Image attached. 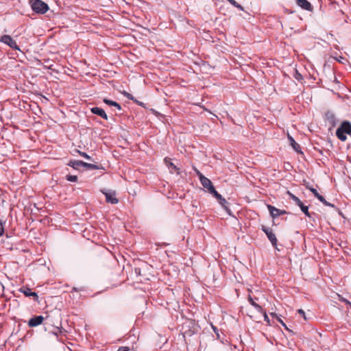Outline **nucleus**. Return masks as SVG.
I'll use <instances>...</instances> for the list:
<instances>
[{"label": "nucleus", "instance_id": "1", "mask_svg": "<svg viewBox=\"0 0 351 351\" xmlns=\"http://www.w3.org/2000/svg\"><path fill=\"white\" fill-rule=\"evenodd\" d=\"M29 4L33 11L38 14H45L49 10L48 5L42 0H29Z\"/></svg>", "mask_w": 351, "mask_h": 351}, {"label": "nucleus", "instance_id": "2", "mask_svg": "<svg viewBox=\"0 0 351 351\" xmlns=\"http://www.w3.org/2000/svg\"><path fill=\"white\" fill-rule=\"evenodd\" d=\"M287 194L289 195L290 198L293 199L295 202V203L300 208L302 213H304L306 216L311 217V215L308 212V207L307 206L304 205L302 201L295 195L291 193L290 191H287Z\"/></svg>", "mask_w": 351, "mask_h": 351}, {"label": "nucleus", "instance_id": "3", "mask_svg": "<svg viewBox=\"0 0 351 351\" xmlns=\"http://www.w3.org/2000/svg\"><path fill=\"white\" fill-rule=\"evenodd\" d=\"M0 42L7 45L12 49L20 51V48L16 42L9 35L2 36L0 38Z\"/></svg>", "mask_w": 351, "mask_h": 351}, {"label": "nucleus", "instance_id": "4", "mask_svg": "<svg viewBox=\"0 0 351 351\" xmlns=\"http://www.w3.org/2000/svg\"><path fill=\"white\" fill-rule=\"evenodd\" d=\"M261 230L265 233L268 239L271 243L272 245L274 247H276L278 240L276 237V234L273 232L272 230L268 227L265 226H262Z\"/></svg>", "mask_w": 351, "mask_h": 351}, {"label": "nucleus", "instance_id": "5", "mask_svg": "<svg viewBox=\"0 0 351 351\" xmlns=\"http://www.w3.org/2000/svg\"><path fill=\"white\" fill-rule=\"evenodd\" d=\"M102 193L105 195L106 200L107 202L110 203V204H115L118 203L119 200L115 197L116 193H115L114 191H102Z\"/></svg>", "mask_w": 351, "mask_h": 351}, {"label": "nucleus", "instance_id": "6", "mask_svg": "<svg viewBox=\"0 0 351 351\" xmlns=\"http://www.w3.org/2000/svg\"><path fill=\"white\" fill-rule=\"evenodd\" d=\"M19 291L27 297H34V300L36 301L38 300V295L37 293L32 291L31 289L28 287H21Z\"/></svg>", "mask_w": 351, "mask_h": 351}, {"label": "nucleus", "instance_id": "7", "mask_svg": "<svg viewBox=\"0 0 351 351\" xmlns=\"http://www.w3.org/2000/svg\"><path fill=\"white\" fill-rule=\"evenodd\" d=\"M267 208L270 213V215L273 218H276L281 215L285 214L286 212L285 210H280L276 208V207L271 205H267Z\"/></svg>", "mask_w": 351, "mask_h": 351}, {"label": "nucleus", "instance_id": "8", "mask_svg": "<svg viewBox=\"0 0 351 351\" xmlns=\"http://www.w3.org/2000/svg\"><path fill=\"white\" fill-rule=\"evenodd\" d=\"M44 317L42 315L35 316L31 318L28 322V326L30 327H36L42 324Z\"/></svg>", "mask_w": 351, "mask_h": 351}, {"label": "nucleus", "instance_id": "9", "mask_svg": "<svg viewBox=\"0 0 351 351\" xmlns=\"http://www.w3.org/2000/svg\"><path fill=\"white\" fill-rule=\"evenodd\" d=\"M93 114H97L105 120H108V116L104 109L99 107H93L90 108Z\"/></svg>", "mask_w": 351, "mask_h": 351}, {"label": "nucleus", "instance_id": "10", "mask_svg": "<svg viewBox=\"0 0 351 351\" xmlns=\"http://www.w3.org/2000/svg\"><path fill=\"white\" fill-rule=\"evenodd\" d=\"M202 185L207 189V191H208L211 188H213L214 186L213 185V183L211 181L204 176H201V179L199 180Z\"/></svg>", "mask_w": 351, "mask_h": 351}, {"label": "nucleus", "instance_id": "11", "mask_svg": "<svg viewBox=\"0 0 351 351\" xmlns=\"http://www.w3.org/2000/svg\"><path fill=\"white\" fill-rule=\"evenodd\" d=\"M338 128L341 130L346 135L351 133V123L349 121H343Z\"/></svg>", "mask_w": 351, "mask_h": 351}, {"label": "nucleus", "instance_id": "12", "mask_svg": "<svg viewBox=\"0 0 351 351\" xmlns=\"http://www.w3.org/2000/svg\"><path fill=\"white\" fill-rule=\"evenodd\" d=\"M297 4L306 10H311V5L307 0H295Z\"/></svg>", "mask_w": 351, "mask_h": 351}, {"label": "nucleus", "instance_id": "13", "mask_svg": "<svg viewBox=\"0 0 351 351\" xmlns=\"http://www.w3.org/2000/svg\"><path fill=\"white\" fill-rule=\"evenodd\" d=\"M84 165V162L82 160H71L68 165L73 167L75 169H80V168L83 167Z\"/></svg>", "mask_w": 351, "mask_h": 351}, {"label": "nucleus", "instance_id": "14", "mask_svg": "<svg viewBox=\"0 0 351 351\" xmlns=\"http://www.w3.org/2000/svg\"><path fill=\"white\" fill-rule=\"evenodd\" d=\"M288 139H289V143H290V145L293 147V149L297 152H300V146L299 144H298L294 140V138L290 136L289 134L288 135Z\"/></svg>", "mask_w": 351, "mask_h": 351}, {"label": "nucleus", "instance_id": "15", "mask_svg": "<svg viewBox=\"0 0 351 351\" xmlns=\"http://www.w3.org/2000/svg\"><path fill=\"white\" fill-rule=\"evenodd\" d=\"M104 102L107 104V105H109V106H114L118 110H121V106L119 104H118L117 102L116 101H112V100H110L108 99H104Z\"/></svg>", "mask_w": 351, "mask_h": 351}, {"label": "nucleus", "instance_id": "16", "mask_svg": "<svg viewBox=\"0 0 351 351\" xmlns=\"http://www.w3.org/2000/svg\"><path fill=\"white\" fill-rule=\"evenodd\" d=\"M248 301L257 311L263 312L262 307L254 301V300L252 298L251 295L248 296Z\"/></svg>", "mask_w": 351, "mask_h": 351}, {"label": "nucleus", "instance_id": "17", "mask_svg": "<svg viewBox=\"0 0 351 351\" xmlns=\"http://www.w3.org/2000/svg\"><path fill=\"white\" fill-rule=\"evenodd\" d=\"M336 135L338 137V138L341 141H345L347 139L346 134L339 128H337V130H336Z\"/></svg>", "mask_w": 351, "mask_h": 351}, {"label": "nucleus", "instance_id": "18", "mask_svg": "<svg viewBox=\"0 0 351 351\" xmlns=\"http://www.w3.org/2000/svg\"><path fill=\"white\" fill-rule=\"evenodd\" d=\"M219 202V203L220 204V205L226 210V211H229V208L228 207V202L226 201V199L225 198H223L221 195V198L220 199H217Z\"/></svg>", "mask_w": 351, "mask_h": 351}, {"label": "nucleus", "instance_id": "19", "mask_svg": "<svg viewBox=\"0 0 351 351\" xmlns=\"http://www.w3.org/2000/svg\"><path fill=\"white\" fill-rule=\"evenodd\" d=\"M83 167H85L88 169H99V166L97 165L87 163L85 162H84V165H83Z\"/></svg>", "mask_w": 351, "mask_h": 351}, {"label": "nucleus", "instance_id": "20", "mask_svg": "<svg viewBox=\"0 0 351 351\" xmlns=\"http://www.w3.org/2000/svg\"><path fill=\"white\" fill-rule=\"evenodd\" d=\"M309 190L313 193V194L314 195V196L315 197H317L319 201H322L323 196L319 195V193L317 192V191L315 189H314L313 187V188H309Z\"/></svg>", "mask_w": 351, "mask_h": 351}, {"label": "nucleus", "instance_id": "21", "mask_svg": "<svg viewBox=\"0 0 351 351\" xmlns=\"http://www.w3.org/2000/svg\"><path fill=\"white\" fill-rule=\"evenodd\" d=\"M208 192L212 194L216 199L221 198V195L215 190L214 186L211 188Z\"/></svg>", "mask_w": 351, "mask_h": 351}, {"label": "nucleus", "instance_id": "22", "mask_svg": "<svg viewBox=\"0 0 351 351\" xmlns=\"http://www.w3.org/2000/svg\"><path fill=\"white\" fill-rule=\"evenodd\" d=\"M231 5L237 8L240 10H243V8L239 3H238L235 0H227Z\"/></svg>", "mask_w": 351, "mask_h": 351}, {"label": "nucleus", "instance_id": "23", "mask_svg": "<svg viewBox=\"0 0 351 351\" xmlns=\"http://www.w3.org/2000/svg\"><path fill=\"white\" fill-rule=\"evenodd\" d=\"M271 315L273 317H276V319L282 324V326L283 327H285V328L286 329H288V328L287 327L286 324L283 322V321L278 316V315L276 313H271Z\"/></svg>", "mask_w": 351, "mask_h": 351}, {"label": "nucleus", "instance_id": "24", "mask_svg": "<svg viewBox=\"0 0 351 351\" xmlns=\"http://www.w3.org/2000/svg\"><path fill=\"white\" fill-rule=\"evenodd\" d=\"M326 117H327V119L328 121L332 124V125H335V116L332 114H330V113H328L326 114Z\"/></svg>", "mask_w": 351, "mask_h": 351}, {"label": "nucleus", "instance_id": "25", "mask_svg": "<svg viewBox=\"0 0 351 351\" xmlns=\"http://www.w3.org/2000/svg\"><path fill=\"white\" fill-rule=\"evenodd\" d=\"M165 161L167 165L169 167V168H171V169L175 170V171L177 170V167L175 165H173V162L168 160L167 158L165 159Z\"/></svg>", "mask_w": 351, "mask_h": 351}, {"label": "nucleus", "instance_id": "26", "mask_svg": "<svg viewBox=\"0 0 351 351\" xmlns=\"http://www.w3.org/2000/svg\"><path fill=\"white\" fill-rule=\"evenodd\" d=\"M66 178V180L72 182H75L77 180V177L76 176L68 175Z\"/></svg>", "mask_w": 351, "mask_h": 351}, {"label": "nucleus", "instance_id": "27", "mask_svg": "<svg viewBox=\"0 0 351 351\" xmlns=\"http://www.w3.org/2000/svg\"><path fill=\"white\" fill-rule=\"evenodd\" d=\"M4 225L5 221L2 219H0V237L3 236L4 234Z\"/></svg>", "mask_w": 351, "mask_h": 351}, {"label": "nucleus", "instance_id": "28", "mask_svg": "<svg viewBox=\"0 0 351 351\" xmlns=\"http://www.w3.org/2000/svg\"><path fill=\"white\" fill-rule=\"evenodd\" d=\"M294 77L298 81H300L302 80V75L297 70H295V71Z\"/></svg>", "mask_w": 351, "mask_h": 351}, {"label": "nucleus", "instance_id": "29", "mask_svg": "<svg viewBox=\"0 0 351 351\" xmlns=\"http://www.w3.org/2000/svg\"><path fill=\"white\" fill-rule=\"evenodd\" d=\"M321 202H322L325 206H330V207H334V204H330L329 202H328L325 198L323 197V199L322 201H320Z\"/></svg>", "mask_w": 351, "mask_h": 351}, {"label": "nucleus", "instance_id": "30", "mask_svg": "<svg viewBox=\"0 0 351 351\" xmlns=\"http://www.w3.org/2000/svg\"><path fill=\"white\" fill-rule=\"evenodd\" d=\"M193 169H194L195 172L196 173L197 176H198L199 179L200 180L201 176H204V175L197 168L193 167Z\"/></svg>", "mask_w": 351, "mask_h": 351}, {"label": "nucleus", "instance_id": "31", "mask_svg": "<svg viewBox=\"0 0 351 351\" xmlns=\"http://www.w3.org/2000/svg\"><path fill=\"white\" fill-rule=\"evenodd\" d=\"M117 351H130V348L128 346L119 347Z\"/></svg>", "mask_w": 351, "mask_h": 351}, {"label": "nucleus", "instance_id": "32", "mask_svg": "<svg viewBox=\"0 0 351 351\" xmlns=\"http://www.w3.org/2000/svg\"><path fill=\"white\" fill-rule=\"evenodd\" d=\"M298 313L301 316L304 317V319H306L305 312L302 309H299Z\"/></svg>", "mask_w": 351, "mask_h": 351}, {"label": "nucleus", "instance_id": "33", "mask_svg": "<svg viewBox=\"0 0 351 351\" xmlns=\"http://www.w3.org/2000/svg\"><path fill=\"white\" fill-rule=\"evenodd\" d=\"M80 154L82 156H83V157H84L85 158H86V159H88V160H89V159H90V156H88L86 153H85V152H80Z\"/></svg>", "mask_w": 351, "mask_h": 351}, {"label": "nucleus", "instance_id": "34", "mask_svg": "<svg viewBox=\"0 0 351 351\" xmlns=\"http://www.w3.org/2000/svg\"><path fill=\"white\" fill-rule=\"evenodd\" d=\"M263 313V315H264V320L265 322H267V323H269V317L268 315H267L266 312H262Z\"/></svg>", "mask_w": 351, "mask_h": 351}, {"label": "nucleus", "instance_id": "35", "mask_svg": "<svg viewBox=\"0 0 351 351\" xmlns=\"http://www.w3.org/2000/svg\"><path fill=\"white\" fill-rule=\"evenodd\" d=\"M124 95L129 99H132L133 100L134 99V97L133 96L130 94V93H124Z\"/></svg>", "mask_w": 351, "mask_h": 351}, {"label": "nucleus", "instance_id": "36", "mask_svg": "<svg viewBox=\"0 0 351 351\" xmlns=\"http://www.w3.org/2000/svg\"><path fill=\"white\" fill-rule=\"evenodd\" d=\"M336 60L339 62H343V60H345V58L342 56H339V58H337Z\"/></svg>", "mask_w": 351, "mask_h": 351}, {"label": "nucleus", "instance_id": "37", "mask_svg": "<svg viewBox=\"0 0 351 351\" xmlns=\"http://www.w3.org/2000/svg\"><path fill=\"white\" fill-rule=\"evenodd\" d=\"M306 188L309 189V188H311V187L308 185H306Z\"/></svg>", "mask_w": 351, "mask_h": 351}, {"label": "nucleus", "instance_id": "38", "mask_svg": "<svg viewBox=\"0 0 351 351\" xmlns=\"http://www.w3.org/2000/svg\"><path fill=\"white\" fill-rule=\"evenodd\" d=\"M213 329H214L215 332H216V328H215V327H214V326H213Z\"/></svg>", "mask_w": 351, "mask_h": 351}]
</instances>
